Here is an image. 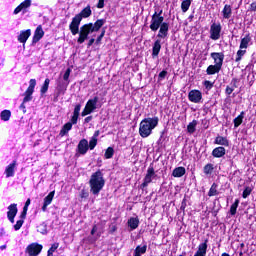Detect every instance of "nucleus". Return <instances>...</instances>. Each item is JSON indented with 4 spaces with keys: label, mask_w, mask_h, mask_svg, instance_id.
Returning <instances> with one entry per match:
<instances>
[{
    "label": "nucleus",
    "mask_w": 256,
    "mask_h": 256,
    "mask_svg": "<svg viewBox=\"0 0 256 256\" xmlns=\"http://www.w3.org/2000/svg\"><path fill=\"white\" fill-rule=\"evenodd\" d=\"M165 77H167V71L163 70L158 75V81H163V79H165Z\"/></svg>",
    "instance_id": "45"
},
{
    "label": "nucleus",
    "mask_w": 256,
    "mask_h": 256,
    "mask_svg": "<svg viewBox=\"0 0 256 256\" xmlns=\"http://www.w3.org/2000/svg\"><path fill=\"white\" fill-rule=\"evenodd\" d=\"M110 231L111 233H115V231H117V226H112Z\"/></svg>",
    "instance_id": "61"
},
{
    "label": "nucleus",
    "mask_w": 256,
    "mask_h": 256,
    "mask_svg": "<svg viewBox=\"0 0 256 256\" xmlns=\"http://www.w3.org/2000/svg\"><path fill=\"white\" fill-rule=\"evenodd\" d=\"M102 39L105 37V29L102 30L101 34L99 35Z\"/></svg>",
    "instance_id": "62"
},
{
    "label": "nucleus",
    "mask_w": 256,
    "mask_h": 256,
    "mask_svg": "<svg viewBox=\"0 0 256 256\" xmlns=\"http://www.w3.org/2000/svg\"><path fill=\"white\" fill-rule=\"evenodd\" d=\"M185 173H187V170L185 169V167L180 166V167H176L173 171H172V177H183V175H185Z\"/></svg>",
    "instance_id": "24"
},
{
    "label": "nucleus",
    "mask_w": 256,
    "mask_h": 256,
    "mask_svg": "<svg viewBox=\"0 0 256 256\" xmlns=\"http://www.w3.org/2000/svg\"><path fill=\"white\" fill-rule=\"evenodd\" d=\"M28 209H29V206L24 205L22 212L27 213Z\"/></svg>",
    "instance_id": "63"
},
{
    "label": "nucleus",
    "mask_w": 256,
    "mask_h": 256,
    "mask_svg": "<svg viewBox=\"0 0 256 256\" xmlns=\"http://www.w3.org/2000/svg\"><path fill=\"white\" fill-rule=\"evenodd\" d=\"M157 125H159V117L143 119L140 122L139 135L143 137V139L149 137Z\"/></svg>",
    "instance_id": "2"
},
{
    "label": "nucleus",
    "mask_w": 256,
    "mask_h": 256,
    "mask_svg": "<svg viewBox=\"0 0 256 256\" xmlns=\"http://www.w3.org/2000/svg\"><path fill=\"white\" fill-rule=\"evenodd\" d=\"M243 119H245V112H244V111H242V112L240 113V115H238V116L233 120L235 129H237V127H239V126L241 125V123H243Z\"/></svg>",
    "instance_id": "30"
},
{
    "label": "nucleus",
    "mask_w": 256,
    "mask_h": 256,
    "mask_svg": "<svg viewBox=\"0 0 256 256\" xmlns=\"http://www.w3.org/2000/svg\"><path fill=\"white\" fill-rule=\"evenodd\" d=\"M90 187L93 193H99L105 187V179H103V173L98 170L92 174L90 178Z\"/></svg>",
    "instance_id": "3"
},
{
    "label": "nucleus",
    "mask_w": 256,
    "mask_h": 256,
    "mask_svg": "<svg viewBox=\"0 0 256 256\" xmlns=\"http://www.w3.org/2000/svg\"><path fill=\"white\" fill-rule=\"evenodd\" d=\"M0 119L1 121H9L11 119V110H3L0 113Z\"/></svg>",
    "instance_id": "34"
},
{
    "label": "nucleus",
    "mask_w": 256,
    "mask_h": 256,
    "mask_svg": "<svg viewBox=\"0 0 256 256\" xmlns=\"http://www.w3.org/2000/svg\"><path fill=\"white\" fill-rule=\"evenodd\" d=\"M237 83H239V79L233 78L231 81V85L233 86L234 89H237Z\"/></svg>",
    "instance_id": "49"
},
{
    "label": "nucleus",
    "mask_w": 256,
    "mask_h": 256,
    "mask_svg": "<svg viewBox=\"0 0 256 256\" xmlns=\"http://www.w3.org/2000/svg\"><path fill=\"white\" fill-rule=\"evenodd\" d=\"M222 67L217 66V64L209 65L206 69L207 75H215L216 73H219L221 71Z\"/></svg>",
    "instance_id": "25"
},
{
    "label": "nucleus",
    "mask_w": 256,
    "mask_h": 256,
    "mask_svg": "<svg viewBox=\"0 0 256 256\" xmlns=\"http://www.w3.org/2000/svg\"><path fill=\"white\" fill-rule=\"evenodd\" d=\"M225 147L219 146L213 149L212 151V156L216 157V159H221V157H225Z\"/></svg>",
    "instance_id": "21"
},
{
    "label": "nucleus",
    "mask_w": 256,
    "mask_h": 256,
    "mask_svg": "<svg viewBox=\"0 0 256 256\" xmlns=\"http://www.w3.org/2000/svg\"><path fill=\"white\" fill-rule=\"evenodd\" d=\"M53 197H55V193H49L45 198H44V203L42 206V211L45 212L47 211V207H49L50 203H53Z\"/></svg>",
    "instance_id": "23"
},
{
    "label": "nucleus",
    "mask_w": 256,
    "mask_h": 256,
    "mask_svg": "<svg viewBox=\"0 0 256 256\" xmlns=\"http://www.w3.org/2000/svg\"><path fill=\"white\" fill-rule=\"evenodd\" d=\"M209 193H217V184L213 183L210 190H209Z\"/></svg>",
    "instance_id": "48"
},
{
    "label": "nucleus",
    "mask_w": 256,
    "mask_h": 256,
    "mask_svg": "<svg viewBox=\"0 0 256 256\" xmlns=\"http://www.w3.org/2000/svg\"><path fill=\"white\" fill-rule=\"evenodd\" d=\"M147 253V245L137 246L134 250V256H142Z\"/></svg>",
    "instance_id": "27"
},
{
    "label": "nucleus",
    "mask_w": 256,
    "mask_h": 256,
    "mask_svg": "<svg viewBox=\"0 0 256 256\" xmlns=\"http://www.w3.org/2000/svg\"><path fill=\"white\" fill-rule=\"evenodd\" d=\"M18 211L17 204H11L8 206L7 217L10 223H15V217H17Z\"/></svg>",
    "instance_id": "14"
},
{
    "label": "nucleus",
    "mask_w": 256,
    "mask_h": 256,
    "mask_svg": "<svg viewBox=\"0 0 256 256\" xmlns=\"http://www.w3.org/2000/svg\"><path fill=\"white\" fill-rule=\"evenodd\" d=\"M249 11L256 12V2H252L250 4Z\"/></svg>",
    "instance_id": "51"
},
{
    "label": "nucleus",
    "mask_w": 256,
    "mask_h": 256,
    "mask_svg": "<svg viewBox=\"0 0 256 256\" xmlns=\"http://www.w3.org/2000/svg\"><path fill=\"white\" fill-rule=\"evenodd\" d=\"M59 248V244L58 243H54L51 245V247L48 249L47 253L50 255H53L54 251H57V249Z\"/></svg>",
    "instance_id": "42"
},
{
    "label": "nucleus",
    "mask_w": 256,
    "mask_h": 256,
    "mask_svg": "<svg viewBox=\"0 0 256 256\" xmlns=\"http://www.w3.org/2000/svg\"><path fill=\"white\" fill-rule=\"evenodd\" d=\"M81 113V104H77L74 107L73 115L68 123L65 124V135L73 129V125H77V121L79 119V115Z\"/></svg>",
    "instance_id": "7"
},
{
    "label": "nucleus",
    "mask_w": 256,
    "mask_h": 256,
    "mask_svg": "<svg viewBox=\"0 0 256 256\" xmlns=\"http://www.w3.org/2000/svg\"><path fill=\"white\" fill-rule=\"evenodd\" d=\"M93 121V116H88L84 119V123H91Z\"/></svg>",
    "instance_id": "55"
},
{
    "label": "nucleus",
    "mask_w": 256,
    "mask_h": 256,
    "mask_svg": "<svg viewBox=\"0 0 256 256\" xmlns=\"http://www.w3.org/2000/svg\"><path fill=\"white\" fill-rule=\"evenodd\" d=\"M203 85H204L205 89H207V91H211V89H213L214 83L209 80H206L203 82Z\"/></svg>",
    "instance_id": "43"
},
{
    "label": "nucleus",
    "mask_w": 256,
    "mask_h": 256,
    "mask_svg": "<svg viewBox=\"0 0 256 256\" xmlns=\"http://www.w3.org/2000/svg\"><path fill=\"white\" fill-rule=\"evenodd\" d=\"M41 251H43V245L33 242L26 247L25 254L28 256H39Z\"/></svg>",
    "instance_id": "8"
},
{
    "label": "nucleus",
    "mask_w": 256,
    "mask_h": 256,
    "mask_svg": "<svg viewBox=\"0 0 256 256\" xmlns=\"http://www.w3.org/2000/svg\"><path fill=\"white\" fill-rule=\"evenodd\" d=\"M128 227H130L131 231H135L139 227V218L131 217L128 220Z\"/></svg>",
    "instance_id": "26"
},
{
    "label": "nucleus",
    "mask_w": 256,
    "mask_h": 256,
    "mask_svg": "<svg viewBox=\"0 0 256 256\" xmlns=\"http://www.w3.org/2000/svg\"><path fill=\"white\" fill-rule=\"evenodd\" d=\"M38 232L42 235H47V225L45 223H42L38 226Z\"/></svg>",
    "instance_id": "39"
},
{
    "label": "nucleus",
    "mask_w": 256,
    "mask_h": 256,
    "mask_svg": "<svg viewBox=\"0 0 256 256\" xmlns=\"http://www.w3.org/2000/svg\"><path fill=\"white\" fill-rule=\"evenodd\" d=\"M65 74L61 73L60 77L57 80V91L58 95L57 97H61V95H65Z\"/></svg>",
    "instance_id": "17"
},
{
    "label": "nucleus",
    "mask_w": 256,
    "mask_h": 256,
    "mask_svg": "<svg viewBox=\"0 0 256 256\" xmlns=\"http://www.w3.org/2000/svg\"><path fill=\"white\" fill-rule=\"evenodd\" d=\"M96 7L97 9H103L105 7V0H98Z\"/></svg>",
    "instance_id": "46"
},
{
    "label": "nucleus",
    "mask_w": 256,
    "mask_h": 256,
    "mask_svg": "<svg viewBox=\"0 0 256 256\" xmlns=\"http://www.w3.org/2000/svg\"><path fill=\"white\" fill-rule=\"evenodd\" d=\"M165 23V17H163V10H160L159 12L155 11L154 14L151 16L150 21V29L154 33L156 31H159V27H161Z\"/></svg>",
    "instance_id": "5"
},
{
    "label": "nucleus",
    "mask_w": 256,
    "mask_h": 256,
    "mask_svg": "<svg viewBox=\"0 0 256 256\" xmlns=\"http://www.w3.org/2000/svg\"><path fill=\"white\" fill-rule=\"evenodd\" d=\"M17 167V160H13L12 163H10L6 169H5V175L7 178L14 177L15 176V168Z\"/></svg>",
    "instance_id": "19"
},
{
    "label": "nucleus",
    "mask_w": 256,
    "mask_h": 256,
    "mask_svg": "<svg viewBox=\"0 0 256 256\" xmlns=\"http://www.w3.org/2000/svg\"><path fill=\"white\" fill-rule=\"evenodd\" d=\"M239 203H240V200L236 199L234 201V203L231 205V207H230V215H232V217L234 215H237V207H239Z\"/></svg>",
    "instance_id": "35"
},
{
    "label": "nucleus",
    "mask_w": 256,
    "mask_h": 256,
    "mask_svg": "<svg viewBox=\"0 0 256 256\" xmlns=\"http://www.w3.org/2000/svg\"><path fill=\"white\" fill-rule=\"evenodd\" d=\"M95 147H97V139L95 138H91L88 144V149L90 151H93V149H95Z\"/></svg>",
    "instance_id": "40"
},
{
    "label": "nucleus",
    "mask_w": 256,
    "mask_h": 256,
    "mask_svg": "<svg viewBox=\"0 0 256 256\" xmlns=\"http://www.w3.org/2000/svg\"><path fill=\"white\" fill-rule=\"evenodd\" d=\"M231 14H232L231 5L226 4L222 10L223 18L231 19Z\"/></svg>",
    "instance_id": "28"
},
{
    "label": "nucleus",
    "mask_w": 256,
    "mask_h": 256,
    "mask_svg": "<svg viewBox=\"0 0 256 256\" xmlns=\"http://www.w3.org/2000/svg\"><path fill=\"white\" fill-rule=\"evenodd\" d=\"M97 103H99V97L95 96L94 98L89 99L85 105V108L81 112V117H87V115L95 113V110L99 108Z\"/></svg>",
    "instance_id": "6"
},
{
    "label": "nucleus",
    "mask_w": 256,
    "mask_h": 256,
    "mask_svg": "<svg viewBox=\"0 0 256 256\" xmlns=\"http://www.w3.org/2000/svg\"><path fill=\"white\" fill-rule=\"evenodd\" d=\"M222 30L223 27L221 26V23H212L210 26V39H212V41H219V39H221Z\"/></svg>",
    "instance_id": "9"
},
{
    "label": "nucleus",
    "mask_w": 256,
    "mask_h": 256,
    "mask_svg": "<svg viewBox=\"0 0 256 256\" xmlns=\"http://www.w3.org/2000/svg\"><path fill=\"white\" fill-rule=\"evenodd\" d=\"M95 233H97V225H94L91 230V235H95Z\"/></svg>",
    "instance_id": "56"
},
{
    "label": "nucleus",
    "mask_w": 256,
    "mask_h": 256,
    "mask_svg": "<svg viewBox=\"0 0 256 256\" xmlns=\"http://www.w3.org/2000/svg\"><path fill=\"white\" fill-rule=\"evenodd\" d=\"M36 85H37V80L30 79L29 86L24 92V98L22 103L20 104V109H22L23 113H27V106H25V103H29V101H33V93H35Z\"/></svg>",
    "instance_id": "4"
},
{
    "label": "nucleus",
    "mask_w": 256,
    "mask_h": 256,
    "mask_svg": "<svg viewBox=\"0 0 256 256\" xmlns=\"http://www.w3.org/2000/svg\"><path fill=\"white\" fill-rule=\"evenodd\" d=\"M243 193H251V188H246Z\"/></svg>",
    "instance_id": "64"
},
{
    "label": "nucleus",
    "mask_w": 256,
    "mask_h": 256,
    "mask_svg": "<svg viewBox=\"0 0 256 256\" xmlns=\"http://www.w3.org/2000/svg\"><path fill=\"white\" fill-rule=\"evenodd\" d=\"M210 57L214 59V65L223 67V61H225V54H223V52H212Z\"/></svg>",
    "instance_id": "15"
},
{
    "label": "nucleus",
    "mask_w": 256,
    "mask_h": 256,
    "mask_svg": "<svg viewBox=\"0 0 256 256\" xmlns=\"http://www.w3.org/2000/svg\"><path fill=\"white\" fill-rule=\"evenodd\" d=\"M51 83V80L49 78H46L41 89H40V93L41 95H45V93H47V91H49V84Z\"/></svg>",
    "instance_id": "31"
},
{
    "label": "nucleus",
    "mask_w": 256,
    "mask_h": 256,
    "mask_svg": "<svg viewBox=\"0 0 256 256\" xmlns=\"http://www.w3.org/2000/svg\"><path fill=\"white\" fill-rule=\"evenodd\" d=\"M159 53H161V39L155 40L152 46V59L159 57Z\"/></svg>",
    "instance_id": "20"
},
{
    "label": "nucleus",
    "mask_w": 256,
    "mask_h": 256,
    "mask_svg": "<svg viewBox=\"0 0 256 256\" xmlns=\"http://www.w3.org/2000/svg\"><path fill=\"white\" fill-rule=\"evenodd\" d=\"M102 40H103V38H101V36H98L96 39V45H99Z\"/></svg>",
    "instance_id": "60"
},
{
    "label": "nucleus",
    "mask_w": 256,
    "mask_h": 256,
    "mask_svg": "<svg viewBox=\"0 0 256 256\" xmlns=\"http://www.w3.org/2000/svg\"><path fill=\"white\" fill-rule=\"evenodd\" d=\"M196 127H197V120H193L187 126L188 133L193 134V132L196 131Z\"/></svg>",
    "instance_id": "37"
},
{
    "label": "nucleus",
    "mask_w": 256,
    "mask_h": 256,
    "mask_svg": "<svg viewBox=\"0 0 256 256\" xmlns=\"http://www.w3.org/2000/svg\"><path fill=\"white\" fill-rule=\"evenodd\" d=\"M155 179H157V173H155V167H153V163H151L143 179L142 187H147V185L152 183Z\"/></svg>",
    "instance_id": "10"
},
{
    "label": "nucleus",
    "mask_w": 256,
    "mask_h": 256,
    "mask_svg": "<svg viewBox=\"0 0 256 256\" xmlns=\"http://www.w3.org/2000/svg\"><path fill=\"white\" fill-rule=\"evenodd\" d=\"M158 29V39H167L169 37V22H164Z\"/></svg>",
    "instance_id": "13"
},
{
    "label": "nucleus",
    "mask_w": 256,
    "mask_h": 256,
    "mask_svg": "<svg viewBox=\"0 0 256 256\" xmlns=\"http://www.w3.org/2000/svg\"><path fill=\"white\" fill-rule=\"evenodd\" d=\"M193 2V0H183L181 3V10L183 11V13H187V11H189V8L191 7V3Z\"/></svg>",
    "instance_id": "32"
},
{
    "label": "nucleus",
    "mask_w": 256,
    "mask_h": 256,
    "mask_svg": "<svg viewBox=\"0 0 256 256\" xmlns=\"http://www.w3.org/2000/svg\"><path fill=\"white\" fill-rule=\"evenodd\" d=\"M188 99L191 103H201L203 101V93L199 90H191L188 93Z\"/></svg>",
    "instance_id": "11"
},
{
    "label": "nucleus",
    "mask_w": 256,
    "mask_h": 256,
    "mask_svg": "<svg viewBox=\"0 0 256 256\" xmlns=\"http://www.w3.org/2000/svg\"><path fill=\"white\" fill-rule=\"evenodd\" d=\"M27 218V212H21V214H20V219L22 220V221H25V219Z\"/></svg>",
    "instance_id": "53"
},
{
    "label": "nucleus",
    "mask_w": 256,
    "mask_h": 256,
    "mask_svg": "<svg viewBox=\"0 0 256 256\" xmlns=\"http://www.w3.org/2000/svg\"><path fill=\"white\" fill-rule=\"evenodd\" d=\"M77 149L80 155H87L89 151V141H87V139L80 140Z\"/></svg>",
    "instance_id": "16"
},
{
    "label": "nucleus",
    "mask_w": 256,
    "mask_h": 256,
    "mask_svg": "<svg viewBox=\"0 0 256 256\" xmlns=\"http://www.w3.org/2000/svg\"><path fill=\"white\" fill-rule=\"evenodd\" d=\"M69 75H71V68H68L65 71V81H67L69 79Z\"/></svg>",
    "instance_id": "52"
},
{
    "label": "nucleus",
    "mask_w": 256,
    "mask_h": 256,
    "mask_svg": "<svg viewBox=\"0 0 256 256\" xmlns=\"http://www.w3.org/2000/svg\"><path fill=\"white\" fill-rule=\"evenodd\" d=\"M113 155H115V150L113 147H108L104 154L105 159H113Z\"/></svg>",
    "instance_id": "36"
},
{
    "label": "nucleus",
    "mask_w": 256,
    "mask_h": 256,
    "mask_svg": "<svg viewBox=\"0 0 256 256\" xmlns=\"http://www.w3.org/2000/svg\"><path fill=\"white\" fill-rule=\"evenodd\" d=\"M215 145H221L222 147H229V139L223 136H217L214 140Z\"/></svg>",
    "instance_id": "22"
},
{
    "label": "nucleus",
    "mask_w": 256,
    "mask_h": 256,
    "mask_svg": "<svg viewBox=\"0 0 256 256\" xmlns=\"http://www.w3.org/2000/svg\"><path fill=\"white\" fill-rule=\"evenodd\" d=\"M91 13V6H87L72 19V22L69 26L72 35L79 34L77 39L78 45H83V42L89 39V35H91V33H97V31H99V29H101V27L107 23V20L105 19H98L94 24H84L79 29V25H81L83 18L87 19V17H91Z\"/></svg>",
    "instance_id": "1"
},
{
    "label": "nucleus",
    "mask_w": 256,
    "mask_h": 256,
    "mask_svg": "<svg viewBox=\"0 0 256 256\" xmlns=\"http://www.w3.org/2000/svg\"><path fill=\"white\" fill-rule=\"evenodd\" d=\"M95 43V38H91L88 42V47H91Z\"/></svg>",
    "instance_id": "58"
},
{
    "label": "nucleus",
    "mask_w": 256,
    "mask_h": 256,
    "mask_svg": "<svg viewBox=\"0 0 256 256\" xmlns=\"http://www.w3.org/2000/svg\"><path fill=\"white\" fill-rule=\"evenodd\" d=\"M23 223H25V220H17L16 224L14 225L15 231H19V229L23 227Z\"/></svg>",
    "instance_id": "44"
},
{
    "label": "nucleus",
    "mask_w": 256,
    "mask_h": 256,
    "mask_svg": "<svg viewBox=\"0 0 256 256\" xmlns=\"http://www.w3.org/2000/svg\"><path fill=\"white\" fill-rule=\"evenodd\" d=\"M233 91H235V88L227 86L225 89V93L226 95H231V93H233Z\"/></svg>",
    "instance_id": "47"
},
{
    "label": "nucleus",
    "mask_w": 256,
    "mask_h": 256,
    "mask_svg": "<svg viewBox=\"0 0 256 256\" xmlns=\"http://www.w3.org/2000/svg\"><path fill=\"white\" fill-rule=\"evenodd\" d=\"M45 35V31H43V27L41 25L37 26L36 30L34 31V35L32 37V46L37 45L41 39H43Z\"/></svg>",
    "instance_id": "12"
},
{
    "label": "nucleus",
    "mask_w": 256,
    "mask_h": 256,
    "mask_svg": "<svg viewBox=\"0 0 256 256\" xmlns=\"http://www.w3.org/2000/svg\"><path fill=\"white\" fill-rule=\"evenodd\" d=\"M245 53H247V50H238L236 53V63H239V61H241V59H243V56L245 55Z\"/></svg>",
    "instance_id": "38"
},
{
    "label": "nucleus",
    "mask_w": 256,
    "mask_h": 256,
    "mask_svg": "<svg viewBox=\"0 0 256 256\" xmlns=\"http://www.w3.org/2000/svg\"><path fill=\"white\" fill-rule=\"evenodd\" d=\"M249 43H251V36L248 34L241 39L240 49H247L249 47Z\"/></svg>",
    "instance_id": "29"
},
{
    "label": "nucleus",
    "mask_w": 256,
    "mask_h": 256,
    "mask_svg": "<svg viewBox=\"0 0 256 256\" xmlns=\"http://www.w3.org/2000/svg\"><path fill=\"white\" fill-rule=\"evenodd\" d=\"M59 135H60V137H65V125L62 126Z\"/></svg>",
    "instance_id": "54"
},
{
    "label": "nucleus",
    "mask_w": 256,
    "mask_h": 256,
    "mask_svg": "<svg viewBox=\"0 0 256 256\" xmlns=\"http://www.w3.org/2000/svg\"><path fill=\"white\" fill-rule=\"evenodd\" d=\"M23 11V9L21 8L20 5H18L15 9H14V15H18V13H21Z\"/></svg>",
    "instance_id": "50"
},
{
    "label": "nucleus",
    "mask_w": 256,
    "mask_h": 256,
    "mask_svg": "<svg viewBox=\"0 0 256 256\" xmlns=\"http://www.w3.org/2000/svg\"><path fill=\"white\" fill-rule=\"evenodd\" d=\"M29 37H31V29L22 30L18 35L17 39L19 43H22L23 45H25Z\"/></svg>",
    "instance_id": "18"
},
{
    "label": "nucleus",
    "mask_w": 256,
    "mask_h": 256,
    "mask_svg": "<svg viewBox=\"0 0 256 256\" xmlns=\"http://www.w3.org/2000/svg\"><path fill=\"white\" fill-rule=\"evenodd\" d=\"M31 205V198H28L24 204V206L29 207Z\"/></svg>",
    "instance_id": "59"
},
{
    "label": "nucleus",
    "mask_w": 256,
    "mask_h": 256,
    "mask_svg": "<svg viewBox=\"0 0 256 256\" xmlns=\"http://www.w3.org/2000/svg\"><path fill=\"white\" fill-rule=\"evenodd\" d=\"M19 6L23 9H29L31 7V0H24Z\"/></svg>",
    "instance_id": "41"
},
{
    "label": "nucleus",
    "mask_w": 256,
    "mask_h": 256,
    "mask_svg": "<svg viewBox=\"0 0 256 256\" xmlns=\"http://www.w3.org/2000/svg\"><path fill=\"white\" fill-rule=\"evenodd\" d=\"M99 134H100L99 130L95 131L92 139H97L99 137Z\"/></svg>",
    "instance_id": "57"
},
{
    "label": "nucleus",
    "mask_w": 256,
    "mask_h": 256,
    "mask_svg": "<svg viewBox=\"0 0 256 256\" xmlns=\"http://www.w3.org/2000/svg\"><path fill=\"white\" fill-rule=\"evenodd\" d=\"M215 170V166L211 163H208L204 166L203 168V173L205 175H211L213 173V171Z\"/></svg>",
    "instance_id": "33"
}]
</instances>
